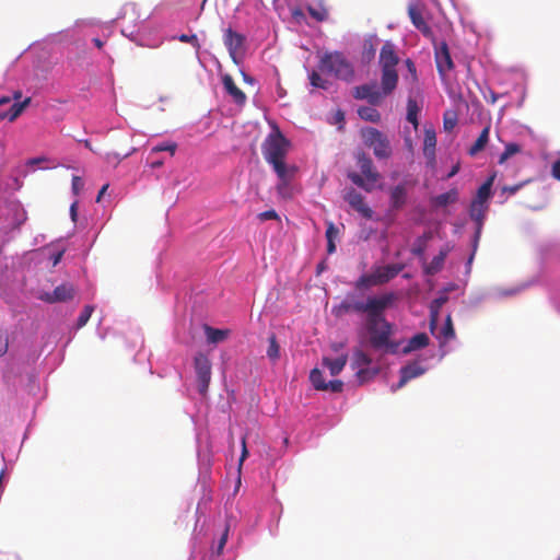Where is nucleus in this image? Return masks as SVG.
Listing matches in <instances>:
<instances>
[{
	"instance_id": "obj_1",
	"label": "nucleus",
	"mask_w": 560,
	"mask_h": 560,
	"mask_svg": "<svg viewBox=\"0 0 560 560\" xmlns=\"http://www.w3.org/2000/svg\"><path fill=\"white\" fill-rule=\"evenodd\" d=\"M365 329L370 335L369 343L373 349H385L393 354L398 351L399 343L390 340L393 325L385 318L384 313L366 316Z\"/></svg>"
},
{
	"instance_id": "obj_2",
	"label": "nucleus",
	"mask_w": 560,
	"mask_h": 560,
	"mask_svg": "<svg viewBox=\"0 0 560 560\" xmlns=\"http://www.w3.org/2000/svg\"><path fill=\"white\" fill-rule=\"evenodd\" d=\"M396 299L394 292L384 293L380 296H369L365 302L349 295L340 303L339 311L343 313H365L366 316H371L375 313H384Z\"/></svg>"
},
{
	"instance_id": "obj_3",
	"label": "nucleus",
	"mask_w": 560,
	"mask_h": 560,
	"mask_svg": "<svg viewBox=\"0 0 560 560\" xmlns=\"http://www.w3.org/2000/svg\"><path fill=\"white\" fill-rule=\"evenodd\" d=\"M318 71L347 82L354 78L353 66L341 51L324 52L319 57Z\"/></svg>"
},
{
	"instance_id": "obj_4",
	"label": "nucleus",
	"mask_w": 560,
	"mask_h": 560,
	"mask_svg": "<svg viewBox=\"0 0 560 560\" xmlns=\"http://www.w3.org/2000/svg\"><path fill=\"white\" fill-rule=\"evenodd\" d=\"M357 164L362 173H349V179L360 188L370 192L374 189L375 183L380 179V174L373 165V161L364 152H360L357 155Z\"/></svg>"
},
{
	"instance_id": "obj_5",
	"label": "nucleus",
	"mask_w": 560,
	"mask_h": 560,
	"mask_svg": "<svg viewBox=\"0 0 560 560\" xmlns=\"http://www.w3.org/2000/svg\"><path fill=\"white\" fill-rule=\"evenodd\" d=\"M361 138L368 148L373 150L378 160L389 159L392 155L390 142L386 135L374 127L361 129Z\"/></svg>"
},
{
	"instance_id": "obj_6",
	"label": "nucleus",
	"mask_w": 560,
	"mask_h": 560,
	"mask_svg": "<svg viewBox=\"0 0 560 560\" xmlns=\"http://www.w3.org/2000/svg\"><path fill=\"white\" fill-rule=\"evenodd\" d=\"M290 143L284 136L277 131L271 133L262 144V154L267 163L275 164L284 161Z\"/></svg>"
},
{
	"instance_id": "obj_7",
	"label": "nucleus",
	"mask_w": 560,
	"mask_h": 560,
	"mask_svg": "<svg viewBox=\"0 0 560 560\" xmlns=\"http://www.w3.org/2000/svg\"><path fill=\"white\" fill-rule=\"evenodd\" d=\"M197 386L200 395L205 396L211 382V362L203 353H198L194 359Z\"/></svg>"
},
{
	"instance_id": "obj_8",
	"label": "nucleus",
	"mask_w": 560,
	"mask_h": 560,
	"mask_svg": "<svg viewBox=\"0 0 560 560\" xmlns=\"http://www.w3.org/2000/svg\"><path fill=\"white\" fill-rule=\"evenodd\" d=\"M432 42L434 44V59L438 73L442 80H445L447 73L454 69V62L451 57L448 45L446 42H441L439 44L435 39Z\"/></svg>"
},
{
	"instance_id": "obj_9",
	"label": "nucleus",
	"mask_w": 560,
	"mask_h": 560,
	"mask_svg": "<svg viewBox=\"0 0 560 560\" xmlns=\"http://www.w3.org/2000/svg\"><path fill=\"white\" fill-rule=\"evenodd\" d=\"M75 295V289L71 283H62L52 292H43L38 295L40 301H44L49 304L58 303V302H68L73 300Z\"/></svg>"
},
{
	"instance_id": "obj_10",
	"label": "nucleus",
	"mask_w": 560,
	"mask_h": 560,
	"mask_svg": "<svg viewBox=\"0 0 560 560\" xmlns=\"http://www.w3.org/2000/svg\"><path fill=\"white\" fill-rule=\"evenodd\" d=\"M417 184L416 180H404L389 189L390 208L399 210L405 207L408 199V189Z\"/></svg>"
},
{
	"instance_id": "obj_11",
	"label": "nucleus",
	"mask_w": 560,
	"mask_h": 560,
	"mask_svg": "<svg viewBox=\"0 0 560 560\" xmlns=\"http://www.w3.org/2000/svg\"><path fill=\"white\" fill-rule=\"evenodd\" d=\"M353 97L366 100L372 106H375L382 103L385 95L375 84H363L353 89Z\"/></svg>"
},
{
	"instance_id": "obj_12",
	"label": "nucleus",
	"mask_w": 560,
	"mask_h": 560,
	"mask_svg": "<svg viewBox=\"0 0 560 560\" xmlns=\"http://www.w3.org/2000/svg\"><path fill=\"white\" fill-rule=\"evenodd\" d=\"M408 15L411 20L412 25L427 38L434 40V34L432 28L429 26V24L425 22L422 9L416 4L410 3L408 5Z\"/></svg>"
},
{
	"instance_id": "obj_13",
	"label": "nucleus",
	"mask_w": 560,
	"mask_h": 560,
	"mask_svg": "<svg viewBox=\"0 0 560 560\" xmlns=\"http://www.w3.org/2000/svg\"><path fill=\"white\" fill-rule=\"evenodd\" d=\"M345 200L350 205V207L359 212L364 219H372L373 210L366 205L364 201V197L358 192L354 188H350L347 190L345 195Z\"/></svg>"
},
{
	"instance_id": "obj_14",
	"label": "nucleus",
	"mask_w": 560,
	"mask_h": 560,
	"mask_svg": "<svg viewBox=\"0 0 560 560\" xmlns=\"http://www.w3.org/2000/svg\"><path fill=\"white\" fill-rule=\"evenodd\" d=\"M223 42L230 56L235 59V56L243 49L245 36L229 27L223 32Z\"/></svg>"
},
{
	"instance_id": "obj_15",
	"label": "nucleus",
	"mask_w": 560,
	"mask_h": 560,
	"mask_svg": "<svg viewBox=\"0 0 560 560\" xmlns=\"http://www.w3.org/2000/svg\"><path fill=\"white\" fill-rule=\"evenodd\" d=\"M398 62L399 57L396 54L395 45L389 40L385 42L380 51L381 69H396Z\"/></svg>"
},
{
	"instance_id": "obj_16",
	"label": "nucleus",
	"mask_w": 560,
	"mask_h": 560,
	"mask_svg": "<svg viewBox=\"0 0 560 560\" xmlns=\"http://www.w3.org/2000/svg\"><path fill=\"white\" fill-rule=\"evenodd\" d=\"M425 369L419 362H411L400 369V380L393 390L399 389L405 386L410 380L424 374Z\"/></svg>"
},
{
	"instance_id": "obj_17",
	"label": "nucleus",
	"mask_w": 560,
	"mask_h": 560,
	"mask_svg": "<svg viewBox=\"0 0 560 560\" xmlns=\"http://www.w3.org/2000/svg\"><path fill=\"white\" fill-rule=\"evenodd\" d=\"M381 91L385 96L392 94L397 88L398 73L396 69H381Z\"/></svg>"
},
{
	"instance_id": "obj_18",
	"label": "nucleus",
	"mask_w": 560,
	"mask_h": 560,
	"mask_svg": "<svg viewBox=\"0 0 560 560\" xmlns=\"http://www.w3.org/2000/svg\"><path fill=\"white\" fill-rule=\"evenodd\" d=\"M223 86L229 95L232 96L233 101L237 105H243L246 102L245 93L235 84L233 78L230 74L222 77Z\"/></svg>"
},
{
	"instance_id": "obj_19",
	"label": "nucleus",
	"mask_w": 560,
	"mask_h": 560,
	"mask_svg": "<svg viewBox=\"0 0 560 560\" xmlns=\"http://www.w3.org/2000/svg\"><path fill=\"white\" fill-rule=\"evenodd\" d=\"M402 265H386L374 269L380 285L389 282L394 279L401 270Z\"/></svg>"
},
{
	"instance_id": "obj_20",
	"label": "nucleus",
	"mask_w": 560,
	"mask_h": 560,
	"mask_svg": "<svg viewBox=\"0 0 560 560\" xmlns=\"http://www.w3.org/2000/svg\"><path fill=\"white\" fill-rule=\"evenodd\" d=\"M488 209H489L488 203H483V202H479V201H475V200H472L470 203L469 215H470L471 220L476 222L478 233L480 232V230L482 228L483 220L486 218V213H487Z\"/></svg>"
},
{
	"instance_id": "obj_21",
	"label": "nucleus",
	"mask_w": 560,
	"mask_h": 560,
	"mask_svg": "<svg viewBox=\"0 0 560 560\" xmlns=\"http://www.w3.org/2000/svg\"><path fill=\"white\" fill-rule=\"evenodd\" d=\"M322 362H323V365L329 370L330 375L336 376L346 366V364L348 362V354L342 353L341 355H339L336 359H330L328 357H324Z\"/></svg>"
},
{
	"instance_id": "obj_22",
	"label": "nucleus",
	"mask_w": 560,
	"mask_h": 560,
	"mask_svg": "<svg viewBox=\"0 0 560 560\" xmlns=\"http://www.w3.org/2000/svg\"><path fill=\"white\" fill-rule=\"evenodd\" d=\"M430 339L425 332H419L411 337L407 345L402 348V353L408 354L416 350L423 349L429 346Z\"/></svg>"
},
{
	"instance_id": "obj_23",
	"label": "nucleus",
	"mask_w": 560,
	"mask_h": 560,
	"mask_svg": "<svg viewBox=\"0 0 560 560\" xmlns=\"http://www.w3.org/2000/svg\"><path fill=\"white\" fill-rule=\"evenodd\" d=\"M271 166L273 167L279 182H291L298 172V167L295 165H287L284 161L271 164Z\"/></svg>"
},
{
	"instance_id": "obj_24",
	"label": "nucleus",
	"mask_w": 560,
	"mask_h": 560,
	"mask_svg": "<svg viewBox=\"0 0 560 560\" xmlns=\"http://www.w3.org/2000/svg\"><path fill=\"white\" fill-rule=\"evenodd\" d=\"M435 147H436V135L433 129H427L424 131L423 140V154L429 161L435 159Z\"/></svg>"
},
{
	"instance_id": "obj_25",
	"label": "nucleus",
	"mask_w": 560,
	"mask_h": 560,
	"mask_svg": "<svg viewBox=\"0 0 560 560\" xmlns=\"http://www.w3.org/2000/svg\"><path fill=\"white\" fill-rule=\"evenodd\" d=\"M447 302V296H439L430 305V329L433 331L439 324L440 310Z\"/></svg>"
},
{
	"instance_id": "obj_26",
	"label": "nucleus",
	"mask_w": 560,
	"mask_h": 560,
	"mask_svg": "<svg viewBox=\"0 0 560 560\" xmlns=\"http://www.w3.org/2000/svg\"><path fill=\"white\" fill-rule=\"evenodd\" d=\"M205 334L207 336V340L209 343H219L228 339L231 331L230 329H219L213 328L209 325H205L203 327Z\"/></svg>"
},
{
	"instance_id": "obj_27",
	"label": "nucleus",
	"mask_w": 560,
	"mask_h": 560,
	"mask_svg": "<svg viewBox=\"0 0 560 560\" xmlns=\"http://www.w3.org/2000/svg\"><path fill=\"white\" fill-rule=\"evenodd\" d=\"M458 199V191L457 189L453 188L444 194L438 195L433 198H431V203L433 207H446L451 203L456 202Z\"/></svg>"
},
{
	"instance_id": "obj_28",
	"label": "nucleus",
	"mask_w": 560,
	"mask_h": 560,
	"mask_svg": "<svg viewBox=\"0 0 560 560\" xmlns=\"http://www.w3.org/2000/svg\"><path fill=\"white\" fill-rule=\"evenodd\" d=\"M420 106L415 98L409 97L407 102V120L412 124L413 128L417 130L419 126L418 115L420 113Z\"/></svg>"
},
{
	"instance_id": "obj_29",
	"label": "nucleus",
	"mask_w": 560,
	"mask_h": 560,
	"mask_svg": "<svg viewBox=\"0 0 560 560\" xmlns=\"http://www.w3.org/2000/svg\"><path fill=\"white\" fill-rule=\"evenodd\" d=\"M489 131H490V127L489 126H487V127H485L482 129V131L480 132L479 137L477 138L475 143L469 149V154L470 155H476L478 152H480L481 150L485 149L486 144L489 141Z\"/></svg>"
},
{
	"instance_id": "obj_30",
	"label": "nucleus",
	"mask_w": 560,
	"mask_h": 560,
	"mask_svg": "<svg viewBox=\"0 0 560 560\" xmlns=\"http://www.w3.org/2000/svg\"><path fill=\"white\" fill-rule=\"evenodd\" d=\"M494 176L489 177L477 190L475 201L488 203L491 196V187L493 184Z\"/></svg>"
},
{
	"instance_id": "obj_31",
	"label": "nucleus",
	"mask_w": 560,
	"mask_h": 560,
	"mask_svg": "<svg viewBox=\"0 0 560 560\" xmlns=\"http://www.w3.org/2000/svg\"><path fill=\"white\" fill-rule=\"evenodd\" d=\"M11 211L13 213L11 222L12 229H20L27 220V213L20 205H14L11 208Z\"/></svg>"
},
{
	"instance_id": "obj_32",
	"label": "nucleus",
	"mask_w": 560,
	"mask_h": 560,
	"mask_svg": "<svg viewBox=\"0 0 560 560\" xmlns=\"http://www.w3.org/2000/svg\"><path fill=\"white\" fill-rule=\"evenodd\" d=\"M355 289L363 290L368 289L370 287H376L380 285L376 273L373 270L371 273L362 275L357 281H355Z\"/></svg>"
},
{
	"instance_id": "obj_33",
	"label": "nucleus",
	"mask_w": 560,
	"mask_h": 560,
	"mask_svg": "<svg viewBox=\"0 0 560 560\" xmlns=\"http://www.w3.org/2000/svg\"><path fill=\"white\" fill-rule=\"evenodd\" d=\"M358 115L366 121H371V122H375V124L381 121V114L378 113L377 109H375L372 106L360 107L358 109Z\"/></svg>"
},
{
	"instance_id": "obj_34",
	"label": "nucleus",
	"mask_w": 560,
	"mask_h": 560,
	"mask_svg": "<svg viewBox=\"0 0 560 560\" xmlns=\"http://www.w3.org/2000/svg\"><path fill=\"white\" fill-rule=\"evenodd\" d=\"M371 363H372V359L369 354H366L361 349L354 350L353 358H352V368L353 369L357 370L360 368H365V366H369Z\"/></svg>"
},
{
	"instance_id": "obj_35",
	"label": "nucleus",
	"mask_w": 560,
	"mask_h": 560,
	"mask_svg": "<svg viewBox=\"0 0 560 560\" xmlns=\"http://www.w3.org/2000/svg\"><path fill=\"white\" fill-rule=\"evenodd\" d=\"M31 97H26L23 102H16L14 103L10 109L7 112V115H9V120L14 121L23 112L24 109L30 105Z\"/></svg>"
},
{
	"instance_id": "obj_36",
	"label": "nucleus",
	"mask_w": 560,
	"mask_h": 560,
	"mask_svg": "<svg viewBox=\"0 0 560 560\" xmlns=\"http://www.w3.org/2000/svg\"><path fill=\"white\" fill-rule=\"evenodd\" d=\"M308 79H310V83L313 88L327 90L330 86V82L327 79H325L324 77H322V74L316 70H313L308 74Z\"/></svg>"
},
{
	"instance_id": "obj_37",
	"label": "nucleus",
	"mask_w": 560,
	"mask_h": 560,
	"mask_svg": "<svg viewBox=\"0 0 560 560\" xmlns=\"http://www.w3.org/2000/svg\"><path fill=\"white\" fill-rule=\"evenodd\" d=\"M310 381L315 389L326 390V382L319 369H313L310 373Z\"/></svg>"
},
{
	"instance_id": "obj_38",
	"label": "nucleus",
	"mask_w": 560,
	"mask_h": 560,
	"mask_svg": "<svg viewBox=\"0 0 560 560\" xmlns=\"http://www.w3.org/2000/svg\"><path fill=\"white\" fill-rule=\"evenodd\" d=\"M269 346L267 349V357L272 360L277 361L280 358V346L277 341V337L275 334H271L268 338Z\"/></svg>"
},
{
	"instance_id": "obj_39",
	"label": "nucleus",
	"mask_w": 560,
	"mask_h": 560,
	"mask_svg": "<svg viewBox=\"0 0 560 560\" xmlns=\"http://www.w3.org/2000/svg\"><path fill=\"white\" fill-rule=\"evenodd\" d=\"M445 258L446 253L440 252V254L433 257V259L431 260L430 265L427 268V272L433 275L440 271L444 265Z\"/></svg>"
},
{
	"instance_id": "obj_40",
	"label": "nucleus",
	"mask_w": 560,
	"mask_h": 560,
	"mask_svg": "<svg viewBox=\"0 0 560 560\" xmlns=\"http://www.w3.org/2000/svg\"><path fill=\"white\" fill-rule=\"evenodd\" d=\"M521 152V145L514 142L505 144L504 151L501 153L499 158V163H505L511 156Z\"/></svg>"
},
{
	"instance_id": "obj_41",
	"label": "nucleus",
	"mask_w": 560,
	"mask_h": 560,
	"mask_svg": "<svg viewBox=\"0 0 560 560\" xmlns=\"http://www.w3.org/2000/svg\"><path fill=\"white\" fill-rule=\"evenodd\" d=\"M135 152H136L135 148H131L129 151H127L124 154H119L116 152H108L105 154L104 159L107 163H109V164L113 163L115 166H117L121 160L128 158L129 155H131Z\"/></svg>"
},
{
	"instance_id": "obj_42",
	"label": "nucleus",
	"mask_w": 560,
	"mask_h": 560,
	"mask_svg": "<svg viewBox=\"0 0 560 560\" xmlns=\"http://www.w3.org/2000/svg\"><path fill=\"white\" fill-rule=\"evenodd\" d=\"M308 14L317 22H324L328 19V10L322 5L308 7Z\"/></svg>"
},
{
	"instance_id": "obj_43",
	"label": "nucleus",
	"mask_w": 560,
	"mask_h": 560,
	"mask_svg": "<svg viewBox=\"0 0 560 560\" xmlns=\"http://www.w3.org/2000/svg\"><path fill=\"white\" fill-rule=\"evenodd\" d=\"M176 149H177V144L175 142H164V143L153 147L151 150V153L153 154V153H158V152H162V151H167V152H170L171 155H174Z\"/></svg>"
},
{
	"instance_id": "obj_44",
	"label": "nucleus",
	"mask_w": 560,
	"mask_h": 560,
	"mask_svg": "<svg viewBox=\"0 0 560 560\" xmlns=\"http://www.w3.org/2000/svg\"><path fill=\"white\" fill-rule=\"evenodd\" d=\"M93 311H94L93 306H90V305L84 306L83 311L80 313V315L78 317L77 325L79 328L86 325V323L91 318Z\"/></svg>"
},
{
	"instance_id": "obj_45",
	"label": "nucleus",
	"mask_w": 560,
	"mask_h": 560,
	"mask_svg": "<svg viewBox=\"0 0 560 560\" xmlns=\"http://www.w3.org/2000/svg\"><path fill=\"white\" fill-rule=\"evenodd\" d=\"M457 124V116L455 113H446L443 118V127L445 131H452Z\"/></svg>"
},
{
	"instance_id": "obj_46",
	"label": "nucleus",
	"mask_w": 560,
	"mask_h": 560,
	"mask_svg": "<svg viewBox=\"0 0 560 560\" xmlns=\"http://www.w3.org/2000/svg\"><path fill=\"white\" fill-rule=\"evenodd\" d=\"M442 335L445 339H451L455 337V330L452 322V317L448 314L445 319V325L442 329Z\"/></svg>"
},
{
	"instance_id": "obj_47",
	"label": "nucleus",
	"mask_w": 560,
	"mask_h": 560,
	"mask_svg": "<svg viewBox=\"0 0 560 560\" xmlns=\"http://www.w3.org/2000/svg\"><path fill=\"white\" fill-rule=\"evenodd\" d=\"M290 183L291 182H279L276 189H277V192L279 196L283 197V198H290L291 197V194H290Z\"/></svg>"
},
{
	"instance_id": "obj_48",
	"label": "nucleus",
	"mask_w": 560,
	"mask_h": 560,
	"mask_svg": "<svg viewBox=\"0 0 560 560\" xmlns=\"http://www.w3.org/2000/svg\"><path fill=\"white\" fill-rule=\"evenodd\" d=\"M257 218L264 222V221H267V220H277L279 221L280 220V217L279 214L277 213L276 210L271 209V210H267V211H264V212H260L258 213Z\"/></svg>"
},
{
	"instance_id": "obj_49",
	"label": "nucleus",
	"mask_w": 560,
	"mask_h": 560,
	"mask_svg": "<svg viewBox=\"0 0 560 560\" xmlns=\"http://www.w3.org/2000/svg\"><path fill=\"white\" fill-rule=\"evenodd\" d=\"M338 234H339L338 228L332 222H328L327 223V229H326V238H327V241H334L335 242V238L338 236Z\"/></svg>"
},
{
	"instance_id": "obj_50",
	"label": "nucleus",
	"mask_w": 560,
	"mask_h": 560,
	"mask_svg": "<svg viewBox=\"0 0 560 560\" xmlns=\"http://www.w3.org/2000/svg\"><path fill=\"white\" fill-rule=\"evenodd\" d=\"M343 388V383L339 380L326 382V390L332 393H340Z\"/></svg>"
},
{
	"instance_id": "obj_51",
	"label": "nucleus",
	"mask_w": 560,
	"mask_h": 560,
	"mask_svg": "<svg viewBox=\"0 0 560 560\" xmlns=\"http://www.w3.org/2000/svg\"><path fill=\"white\" fill-rule=\"evenodd\" d=\"M179 40L183 43H190L192 46L199 47L198 38L195 34H192V35L183 34L179 36Z\"/></svg>"
},
{
	"instance_id": "obj_52",
	"label": "nucleus",
	"mask_w": 560,
	"mask_h": 560,
	"mask_svg": "<svg viewBox=\"0 0 560 560\" xmlns=\"http://www.w3.org/2000/svg\"><path fill=\"white\" fill-rule=\"evenodd\" d=\"M228 534H229V528L226 527L221 536V538L219 539V542H218V547H217V553L218 555H221L222 551H223V548L226 544V540H228Z\"/></svg>"
},
{
	"instance_id": "obj_53",
	"label": "nucleus",
	"mask_w": 560,
	"mask_h": 560,
	"mask_svg": "<svg viewBox=\"0 0 560 560\" xmlns=\"http://www.w3.org/2000/svg\"><path fill=\"white\" fill-rule=\"evenodd\" d=\"M551 175L555 179L560 182V158L552 163Z\"/></svg>"
},
{
	"instance_id": "obj_54",
	"label": "nucleus",
	"mask_w": 560,
	"mask_h": 560,
	"mask_svg": "<svg viewBox=\"0 0 560 560\" xmlns=\"http://www.w3.org/2000/svg\"><path fill=\"white\" fill-rule=\"evenodd\" d=\"M357 377L359 378V381L362 383L364 382L371 374L370 370L369 369H365V368H360V369H357Z\"/></svg>"
},
{
	"instance_id": "obj_55",
	"label": "nucleus",
	"mask_w": 560,
	"mask_h": 560,
	"mask_svg": "<svg viewBox=\"0 0 560 560\" xmlns=\"http://www.w3.org/2000/svg\"><path fill=\"white\" fill-rule=\"evenodd\" d=\"M406 63V67L408 69V71L410 72V74L412 75V79L413 80H417V70H416V65L415 62L411 60V59H407L405 61Z\"/></svg>"
},
{
	"instance_id": "obj_56",
	"label": "nucleus",
	"mask_w": 560,
	"mask_h": 560,
	"mask_svg": "<svg viewBox=\"0 0 560 560\" xmlns=\"http://www.w3.org/2000/svg\"><path fill=\"white\" fill-rule=\"evenodd\" d=\"M248 455V451H247V447H246V438L243 436L242 439V454H241V457H240V467L242 466L243 462L246 459Z\"/></svg>"
},
{
	"instance_id": "obj_57",
	"label": "nucleus",
	"mask_w": 560,
	"mask_h": 560,
	"mask_svg": "<svg viewBox=\"0 0 560 560\" xmlns=\"http://www.w3.org/2000/svg\"><path fill=\"white\" fill-rule=\"evenodd\" d=\"M83 187V183L79 176H73L72 178V188L75 192H78Z\"/></svg>"
},
{
	"instance_id": "obj_58",
	"label": "nucleus",
	"mask_w": 560,
	"mask_h": 560,
	"mask_svg": "<svg viewBox=\"0 0 560 560\" xmlns=\"http://www.w3.org/2000/svg\"><path fill=\"white\" fill-rule=\"evenodd\" d=\"M77 202H73L70 207V215H71V219L73 222L77 221V215H78V212H77Z\"/></svg>"
},
{
	"instance_id": "obj_59",
	"label": "nucleus",
	"mask_w": 560,
	"mask_h": 560,
	"mask_svg": "<svg viewBox=\"0 0 560 560\" xmlns=\"http://www.w3.org/2000/svg\"><path fill=\"white\" fill-rule=\"evenodd\" d=\"M8 351V341H1L0 340V357L4 355Z\"/></svg>"
},
{
	"instance_id": "obj_60",
	"label": "nucleus",
	"mask_w": 560,
	"mask_h": 560,
	"mask_svg": "<svg viewBox=\"0 0 560 560\" xmlns=\"http://www.w3.org/2000/svg\"><path fill=\"white\" fill-rule=\"evenodd\" d=\"M336 250V245L334 241H327V253L334 254Z\"/></svg>"
},
{
	"instance_id": "obj_61",
	"label": "nucleus",
	"mask_w": 560,
	"mask_h": 560,
	"mask_svg": "<svg viewBox=\"0 0 560 560\" xmlns=\"http://www.w3.org/2000/svg\"><path fill=\"white\" fill-rule=\"evenodd\" d=\"M459 171V165H454L451 170V172L447 174L446 178H451L453 176H455Z\"/></svg>"
},
{
	"instance_id": "obj_62",
	"label": "nucleus",
	"mask_w": 560,
	"mask_h": 560,
	"mask_svg": "<svg viewBox=\"0 0 560 560\" xmlns=\"http://www.w3.org/2000/svg\"><path fill=\"white\" fill-rule=\"evenodd\" d=\"M107 188H108V184L104 185V186L101 188V190L98 191V195H97V197H96V201H97V202H100V201H101V199H102L103 195L105 194V191L107 190Z\"/></svg>"
},
{
	"instance_id": "obj_63",
	"label": "nucleus",
	"mask_w": 560,
	"mask_h": 560,
	"mask_svg": "<svg viewBox=\"0 0 560 560\" xmlns=\"http://www.w3.org/2000/svg\"><path fill=\"white\" fill-rule=\"evenodd\" d=\"M521 185H514L510 187H505L504 190L509 191L510 194H515L520 189Z\"/></svg>"
},
{
	"instance_id": "obj_64",
	"label": "nucleus",
	"mask_w": 560,
	"mask_h": 560,
	"mask_svg": "<svg viewBox=\"0 0 560 560\" xmlns=\"http://www.w3.org/2000/svg\"><path fill=\"white\" fill-rule=\"evenodd\" d=\"M93 43L98 49H102L104 46V42L97 37L93 38Z\"/></svg>"
}]
</instances>
